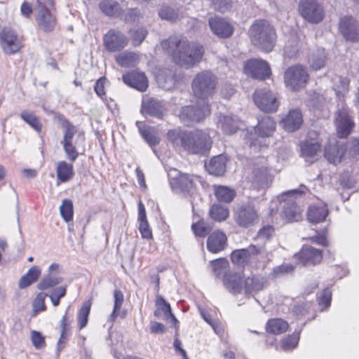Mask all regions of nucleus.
<instances>
[{
  "instance_id": "49",
  "label": "nucleus",
  "mask_w": 359,
  "mask_h": 359,
  "mask_svg": "<svg viewBox=\"0 0 359 359\" xmlns=\"http://www.w3.org/2000/svg\"><path fill=\"white\" fill-rule=\"evenodd\" d=\"M334 90L336 94L339 96L340 94L344 95V93L348 90L349 81L341 76H336L333 79Z\"/></svg>"
},
{
  "instance_id": "43",
  "label": "nucleus",
  "mask_w": 359,
  "mask_h": 359,
  "mask_svg": "<svg viewBox=\"0 0 359 359\" xmlns=\"http://www.w3.org/2000/svg\"><path fill=\"white\" fill-rule=\"evenodd\" d=\"M142 18L143 14L140 11L138 8H129L127 7V4H126L124 11H123V14L121 15L120 19L124 20L126 22L134 23L138 22Z\"/></svg>"
},
{
  "instance_id": "22",
  "label": "nucleus",
  "mask_w": 359,
  "mask_h": 359,
  "mask_svg": "<svg viewBox=\"0 0 359 359\" xmlns=\"http://www.w3.org/2000/svg\"><path fill=\"white\" fill-rule=\"evenodd\" d=\"M295 256L305 266L319 264L323 258L322 252L320 250L309 245H304Z\"/></svg>"
},
{
  "instance_id": "51",
  "label": "nucleus",
  "mask_w": 359,
  "mask_h": 359,
  "mask_svg": "<svg viewBox=\"0 0 359 359\" xmlns=\"http://www.w3.org/2000/svg\"><path fill=\"white\" fill-rule=\"evenodd\" d=\"M299 340V332L293 333L292 334L285 338L282 341V348L287 351L295 348L297 346Z\"/></svg>"
},
{
  "instance_id": "16",
  "label": "nucleus",
  "mask_w": 359,
  "mask_h": 359,
  "mask_svg": "<svg viewBox=\"0 0 359 359\" xmlns=\"http://www.w3.org/2000/svg\"><path fill=\"white\" fill-rule=\"evenodd\" d=\"M334 123L339 137H346L351 133L355 123L346 105H343L336 111Z\"/></svg>"
},
{
  "instance_id": "61",
  "label": "nucleus",
  "mask_w": 359,
  "mask_h": 359,
  "mask_svg": "<svg viewBox=\"0 0 359 359\" xmlns=\"http://www.w3.org/2000/svg\"><path fill=\"white\" fill-rule=\"evenodd\" d=\"M139 231L143 238L150 239L152 238L151 231L147 220L139 221Z\"/></svg>"
},
{
  "instance_id": "46",
  "label": "nucleus",
  "mask_w": 359,
  "mask_h": 359,
  "mask_svg": "<svg viewBox=\"0 0 359 359\" xmlns=\"http://www.w3.org/2000/svg\"><path fill=\"white\" fill-rule=\"evenodd\" d=\"M114 299L113 311L109 316V320L111 322H114L119 316L120 309L124 301L122 292L120 290H115L114 293Z\"/></svg>"
},
{
  "instance_id": "48",
  "label": "nucleus",
  "mask_w": 359,
  "mask_h": 359,
  "mask_svg": "<svg viewBox=\"0 0 359 359\" xmlns=\"http://www.w3.org/2000/svg\"><path fill=\"white\" fill-rule=\"evenodd\" d=\"M191 229L198 237H205L212 229L211 226L203 220L194 223Z\"/></svg>"
},
{
  "instance_id": "37",
  "label": "nucleus",
  "mask_w": 359,
  "mask_h": 359,
  "mask_svg": "<svg viewBox=\"0 0 359 359\" xmlns=\"http://www.w3.org/2000/svg\"><path fill=\"white\" fill-rule=\"evenodd\" d=\"M41 273L40 268L37 266L31 267L28 271L21 277L19 280L18 286L20 289H24L35 283Z\"/></svg>"
},
{
  "instance_id": "35",
  "label": "nucleus",
  "mask_w": 359,
  "mask_h": 359,
  "mask_svg": "<svg viewBox=\"0 0 359 359\" xmlns=\"http://www.w3.org/2000/svg\"><path fill=\"white\" fill-rule=\"evenodd\" d=\"M136 125L142 137L150 147L155 146L159 143L158 137L154 134V128L146 126L142 121H137Z\"/></svg>"
},
{
  "instance_id": "63",
  "label": "nucleus",
  "mask_w": 359,
  "mask_h": 359,
  "mask_svg": "<svg viewBox=\"0 0 359 359\" xmlns=\"http://www.w3.org/2000/svg\"><path fill=\"white\" fill-rule=\"evenodd\" d=\"M274 233V229L272 226L267 225L263 226L257 233V239H269Z\"/></svg>"
},
{
  "instance_id": "39",
  "label": "nucleus",
  "mask_w": 359,
  "mask_h": 359,
  "mask_svg": "<svg viewBox=\"0 0 359 359\" xmlns=\"http://www.w3.org/2000/svg\"><path fill=\"white\" fill-rule=\"evenodd\" d=\"M301 156L308 160L310 158H314L319 151L320 146L317 142L304 141L300 144Z\"/></svg>"
},
{
  "instance_id": "27",
  "label": "nucleus",
  "mask_w": 359,
  "mask_h": 359,
  "mask_svg": "<svg viewBox=\"0 0 359 359\" xmlns=\"http://www.w3.org/2000/svg\"><path fill=\"white\" fill-rule=\"evenodd\" d=\"M227 238L221 231H213L208 238L207 248L212 252L217 253L223 250L226 245Z\"/></svg>"
},
{
  "instance_id": "53",
  "label": "nucleus",
  "mask_w": 359,
  "mask_h": 359,
  "mask_svg": "<svg viewBox=\"0 0 359 359\" xmlns=\"http://www.w3.org/2000/svg\"><path fill=\"white\" fill-rule=\"evenodd\" d=\"M30 338L35 348L42 349L46 347V338L40 332L32 330L30 333Z\"/></svg>"
},
{
  "instance_id": "19",
  "label": "nucleus",
  "mask_w": 359,
  "mask_h": 359,
  "mask_svg": "<svg viewBox=\"0 0 359 359\" xmlns=\"http://www.w3.org/2000/svg\"><path fill=\"white\" fill-rule=\"evenodd\" d=\"M127 36L120 31L109 30L103 38L105 48L109 52H116L123 49L128 44Z\"/></svg>"
},
{
  "instance_id": "56",
  "label": "nucleus",
  "mask_w": 359,
  "mask_h": 359,
  "mask_svg": "<svg viewBox=\"0 0 359 359\" xmlns=\"http://www.w3.org/2000/svg\"><path fill=\"white\" fill-rule=\"evenodd\" d=\"M148 34V31L144 27H139L132 34L133 43L135 46L140 45Z\"/></svg>"
},
{
  "instance_id": "13",
  "label": "nucleus",
  "mask_w": 359,
  "mask_h": 359,
  "mask_svg": "<svg viewBox=\"0 0 359 359\" xmlns=\"http://www.w3.org/2000/svg\"><path fill=\"white\" fill-rule=\"evenodd\" d=\"M210 112V106L208 102L200 101L196 106L183 107L180 113V118L185 125H190L193 123L199 122Z\"/></svg>"
},
{
  "instance_id": "34",
  "label": "nucleus",
  "mask_w": 359,
  "mask_h": 359,
  "mask_svg": "<svg viewBox=\"0 0 359 359\" xmlns=\"http://www.w3.org/2000/svg\"><path fill=\"white\" fill-rule=\"evenodd\" d=\"M142 111L145 114L161 118L164 113V108L159 101L151 99L143 102Z\"/></svg>"
},
{
  "instance_id": "17",
  "label": "nucleus",
  "mask_w": 359,
  "mask_h": 359,
  "mask_svg": "<svg viewBox=\"0 0 359 359\" xmlns=\"http://www.w3.org/2000/svg\"><path fill=\"white\" fill-rule=\"evenodd\" d=\"M254 102L263 111H276L279 106L276 96L269 90L259 89L254 93Z\"/></svg>"
},
{
  "instance_id": "54",
  "label": "nucleus",
  "mask_w": 359,
  "mask_h": 359,
  "mask_svg": "<svg viewBox=\"0 0 359 359\" xmlns=\"http://www.w3.org/2000/svg\"><path fill=\"white\" fill-rule=\"evenodd\" d=\"M158 15L161 19L168 21H175L179 18L177 11L167 6L162 7L158 12Z\"/></svg>"
},
{
  "instance_id": "18",
  "label": "nucleus",
  "mask_w": 359,
  "mask_h": 359,
  "mask_svg": "<svg viewBox=\"0 0 359 359\" xmlns=\"http://www.w3.org/2000/svg\"><path fill=\"white\" fill-rule=\"evenodd\" d=\"M244 73L253 79L264 80L271 74L269 64L263 60L252 59L247 61L243 67Z\"/></svg>"
},
{
  "instance_id": "23",
  "label": "nucleus",
  "mask_w": 359,
  "mask_h": 359,
  "mask_svg": "<svg viewBox=\"0 0 359 359\" xmlns=\"http://www.w3.org/2000/svg\"><path fill=\"white\" fill-rule=\"evenodd\" d=\"M126 7V2L122 1L121 2L115 0H102L99 3V8L105 15L108 17L121 18L124 8Z\"/></svg>"
},
{
  "instance_id": "29",
  "label": "nucleus",
  "mask_w": 359,
  "mask_h": 359,
  "mask_svg": "<svg viewBox=\"0 0 359 359\" xmlns=\"http://www.w3.org/2000/svg\"><path fill=\"white\" fill-rule=\"evenodd\" d=\"M156 79L159 87L165 90H172L175 86L176 79L172 69H160L156 76Z\"/></svg>"
},
{
  "instance_id": "41",
  "label": "nucleus",
  "mask_w": 359,
  "mask_h": 359,
  "mask_svg": "<svg viewBox=\"0 0 359 359\" xmlns=\"http://www.w3.org/2000/svg\"><path fill=\"white\" fill-rule=\"evenodd\" d=\"M288 329V324L280 318L271 319L266 325V331L274 334L285 332Z\"/></svg>"
},
{
  "instance_id": "33",
  "label": "nucleus",
  "mask_w": 359,
  "mask_h": 359,
  "mask_svg": "<svg viewBox=\"0 0 359 359\" xmlns=\"http://www.w3.org/2000/svg\"><path fill=\"white\" fill-rule=\"evenodd\" d=\"M156 309L154 311V316L160 318L163 316L164 318L168 320L171 318L175 323L177 322L175 317L171 313V308L168 303L161 296H157L156 300Z\"/></svg>"
},
{
  "instance_id": "25",
  "label": "nucleus",
  "mask_w": 359,
  "mask_h": 359,
  "mask_svg": "<svg viewBox=\"0 0 359 359\" xmlns=\"http://www.w3.org/2000/svg\"><path fill=\"white\" fill-rule=\"evenodd\" d=\"M303 123L302 112L299 109L290 110L288 114L282 118L280 125L288 132H293L298 130Z\"/></svg>"
},
{
  "instance_id": "58",
  "label": "nucleus",
  "mask_w": 359,
  "mask_h": 359,
  "mask_svg": "<svg viewBox=\"0 0 359 359\" xmlns=\"http://www.w3.org/2000/svg\"><path fill=\"white\" fill-rule=\"evenodd\" d=\"M66 316L65 313L62 318L61 322V334L59 341L57 342V350L60 351L64 349L66 346V340H67V329H66Z\"/></svg>"
},
{
  "instance_id": "2",
  "label": "nucleus",
  "mask_w": 359,
  "mask_h": 359,
  "mask_svg": "<svg viewBox=\"0 0 359 359\" xmlns=\"http://www.w3.org/2000/svg\"><path fill=\"white\" fill-rule=\"evenodd\" d=\"M167 137L173 145L180 146L193 154L203 155L210 151L212 146L210 136L201 130H171L168 132Z\"/></svg>"
},
{
  "instance_id": "50",
  "label": "nucleus",
  "mask_w": 359,
  "mask_h": 359,
  "mask_svg": "<svg viewBox=\"0 0 359 359\" xmlns=\"http://www.w3.org/2000/svg\"><path fill=\"white\" fill-rule=\"evenodd\" d=\"M62 281V278L56 277L52 274L45 276L39 283L38 287L39 290H43L52 287Z\"/></svg>"
},
{
  "instance_id": "26",
  "label": "nucleus",
  "mask_w": 359,
  "mask_h": 359,
  "mask_svg": "<svg viewBox=\"0 0 359 359\" xmlns=\"http://www.w3.org/2000/svg\"><path fill=\"white\" fill-rule=\"evenodd\" d=\"M345 145L339 142L330 143L325 147V157L331 163L334 165L341 162L346 157Z\"/></svg>"
},
{
  "instance_id": "3",
  "label": "nucleus",
  "mask_w": 359,
  "mask_h": 359,
  "mask_svg": "<svg viewBox=\"0 0 359 359\" xmlns=\"http://www.w3.org/2000/svg\"><path fill=\"white\" fill-rule=\"evenodd\" d=\"M223 283L230 293L243 294L248 297L255 296L269 286V282L266 277L259 275L245 277L238 273H225Z\"/></svg>"
},
{
  "instance_id": "40",
  "label": "nucleus",
  "mask_w": 359,
  "mask_h": 359,
  "mask_svg": "<svg viewBox=\"0 0 359 359\" xmlns=\"http://www.w3.org/2000/svg\"><path fill=\"white\" fill-rule=\"evenodd\" d=\"M138 60V55L133 52H123L116 57V62L119 65L125 67L135 66L137 63Z\"/></svg>"
},
{
  "instance_id": "57",
  "label": "nucleus",
  "mask_w": 359,
  "mask_h": 359,
  "mask_svg": "<svg viewBox=\"0 0 359 359\" xmlns=\"http://www.w3.org/2000/svg\"><path fill=\"white\" fill-rule=\"evenodd\" d=\"M46 294L43 292H40L36 297L33 303V310L34 315L39 312L44 311L46 310L45 298Z\"/></svg>"
},
{
  "instance_id": "59",
  "label": "nucleus",
  "mask_w": 359,
  "mask_h": 359,
  "mask_svg": "<svg viewBox=\"0 0 359 359\" xmlns=\"http://www.w3.org/2000/svg\"><path fill=\"white\" fill-rule=\"evenodd\" d=\"M331 300H332L331 291L328 288H326L322 292L321 294L320 295V297L318 298L319 305H320V306L322 307L321 310H323L324 308L329 307L330 305V303H331Z\"/></svg>"
},
{
  "instance_id": "24",
  "label": "nucleus",
  "mask_w": 359,
  "mask_h": 359,
  "mask_svg": "<svg viewBox=\"0 0 359 359\" xmlns=\"http://www.w3.org/2000/svg\"><path fill=\"white\" fill-rule=\"evenodd\" d=\"M123 81L128 86L140 91H144L148 87V81L142 72H131L123 75Z\"/></svg>"
},
{
  "instance_id": "45",
  "label": "nucleus",
  "mask_w": 359,
  "mask_h": 359,
  "mask_svg": "<svg viewBox=\"0 0 359 359\" xmlns=\"http://www.w3.org/2000/svg\"><path fill=\"white\" fill-rule=\"evenodd\" d=\"M90 306L91 303L89 301L85 302L79 311L77 320L79 330L85 327L88 323Z\"/></svg>"
},
{
  "instance_id": "44",
  "label": "nucleus",
  "mask_w": 359,
  "mask_h": 359,
  "mask_svg": "<svg viewBox=\"0 0 359 359\" xmlns=\"http://www.w3.org/2000/svg\"><path fill=\"white\" fill-rule=\"evenodd\" d=\"M209 213L211 218L217 222L224 221L229 215L227 208L217 204H215L211 207Z\"/></svg>"
},
{
  "instance_id": "10",
  "label": "nucleus",
  "mask_w": 359,
  "mask_h": 359,
  "mask_svg": "<svg viewBox=\"0 0 359 359\" xmlns=\"http://www.w3.org/2000/svg\"><path fill=\"white\" fill-rule=\"evenodd\" d=\"M309 74L306 67L302 65L289 67L284 73V83L287 88L292 91H297L307 84Z\"/></svg>"
},
{
  "instance_id": "12",
  "label": "nucleus",
  "mask_w": 359,
  "mask_h": 359,
  "mask_svg": "<svg viewBox=\"0 0 359 359\" xmlns=\"http://www.w3.org/2000/svg\"><path fill=\"white\" fill-rule=\"evenodd\" d=\"M298 10L301 16L312 24L320 22L325 16L323 6L316 0H300Z\"/></svg>"
},
{
  "instance_id": "62",
  "label": "nucleus",
  "mask_w": 359,
  "mask_h": 359,
  "mask_svg": "<svg viewBox=\"0 0 359 359\" xmlns=\"http://www.w3.org/2000/svg\"><path fill=\"white\" fill-rule=\"evenodd\" d=\"M294 270V267L291 264H283L277 266L273 270V277H278L288 273L292 272Z\"/></svg>"
},
{
  "instance_id": "31",
  "label": "nucleus",
  "mask_w": 359,
  "mask_h": 359,
  "mask_svg": "<svg viewBox=\"0 0 359 359\" xmlns=\"http://www.w3.org/2000/svg\"><path fill=\"white\" fill-rule=\"evenodd\" d=\"M328 215V210L325 204L313 205L307 212L308 220L312 223H319L325 220Z\"/></svg>"
},
{
  "instance_id": "20",
  "label": "nucleus",
  "mask_w": 359,
  "mask_h": 359,
  "mask_svg": "<svg viewBox=\"0 0 359 359\" xmlns=\"http://www.w3.org/2000/svg\"><path fill=\"white\" fill-rule=\"evenodd\" d=\"M339 30L346 40H359V23L355 18L350 16L342 18L339 22Z\"/></svg>"
},
{
  "instance_id": "7",
  "label": "nucleus",
  "mask_w": 359,
  "mask_h": 359,
  "mask_svg": "<svg viewBox=\"0 0 359 359\" xmlns=\"http://www.w3.org/2000/svg\"><path fill=\"white\" fill-rule=\"evenodd\" d=\"M36 21L45 32L52 31L56 25L53 0H36L34 7Z\"/></svg>"
},
{
  "instance_id": "5",
  "label": "nucleus",
  "mask_w": 359,
  "mask_h": 359,
  "mask_svg": "<svg viewBox=\"0 0 359 359\" xmlns=\"http://www.w3.org/2000/svg\"><path fill=\"white\" fill-rule=\"evenodd\" d=\"M308 189L301 184L299 189L289 190L278 196L282 217L289 222H298L302 219V210L293 198L305 194Z\"/></svg>"
},
{
  "instance_id": "60",
  "label": "nucleus",
  "mask_w": 359,
  "mask_h": 359,
  "mask_svg": "<svg viewBox=\"0 0 359 359\" xmlns=\"http://www.w3.org/2000/svg\"><path fill=\"white\" fill-rule=\"evenodd\" d=\"M57 182L59 185L60 182H65L67 180V164L65 162L60 163L57 169Z\"/></svg>"
},
{
  "instance_id": "15",
  "label": "nucleus",
  "mask_w": 359,
  "mask_h": 359,
  "mask_svg": "<svg viewBox=\"0 0 359 359\" xmlns=\"http://www.w3.org/2000/svg\"><path fill=\"white\" fill-rule=\"evenodd\" d=\"M0 45L5 53L14 54L22 47V39L14 29L5 27L0 32Z\"/></svg>"
},
{
  "instance_id": "38",
  "label": "nucleus",
  "mask_w": 359,
  "mask_h": 359,
  "mask_svg": "<svg viewBox=\"0 0 359 359\" xmlns=\"http://www.w3.org/2000/svg\"><path fill=\"white\" fill-rule=\"evenodd\" d=\"M326 60L327 55L325 49L318 48L310 55L309 63L313 69L319 70L325 66Z\"/></svg>"
},
{
  "instance_id": "55",
  "label": "nucleus",
  "mask_w": 359,
  "mask_h": 359,
  "mask_svg": "<svg viewBox=\"0 0 359 359\" xmlns=\"http://www.w3.org/2000/svg\"><path fill=\"white\" fill-rule=\"evenodd\" d=\"M212 268L217 276L224 273L229 266V262L226 259H218L211 262Z\"/></svg>"
},
{
  "instance_id": "47",
  "label": "nucleus",
  "mask_w": 359,
  "mask_h": 359,
  "mask_svg": "<svg viewBox=\"0 0 359 359\" xmlns=\"http://www.w3.org/2000/svg\"><path fill=\"white\" fill-rule=\"evenodd\" d=\"M20 117L35 130L38 132L41 131V124L39 121V119L32 112L29 111H23L20 114Z\"/></svg>"
},
{
  "instance_id": "4",
  "label": "nucleus",
  "mask_w": 359,
  "mask_h": 359,
  "mask_svg": "<svg viewBox=\"0 0 359 359\" xmlns=\"http://www.w3.org/2000/svg\"><path fill=\"white\" fill-rule=\"evenodd\" d=\"M249 34L255 46L265 52L272 50L276 34L275 29L267 20H255L249 29Z\"/></svg>"
},
{
  "instance_id": "11",
  "label": "nucleus",
  "mask_w": 359,
  "mask_h": 359,
  "mask_svg": "<svg viewBox=\"0 0 359 359\" xmlns=\"http://www.w3.org/2000/svg\"><path fill=\"white\" fill-rule=\"evenodd\" d=\"M233 219L240 227H252L259 222L258 210L251 203L243 204L235 209Z\"/></svg>"
},
{
  "instance_id": "30",
  "label": "nucleus",
  "mask_w": 359,
  "mask_h": 359,
  "mask_svg": "<svg viewBox=\"0 0 359 359\" xmlns=\"http://www.w3.org/2000/svg\"><path fill=\"white\" fill-rule=\"evenodd\" d=\"M227 158L226 156L220 154L212 157L205 166L210 174L222 175L226 170Z\"/></svg>"
},
{
  "instance_id": "1",
  "label": "nucleus",
  "mask_w": 359,
  "mask_h": 359,
  "mask_svg": "<svg viewBox=\"0 0 359 359\" xmlns=\"http://www.w3.org/2000/svg\"><path fill=\"white\" fill-rule=\"evenodd\" d=\"M161 46L163 50L172 55L175 63L185 68L198 63L204 53L202 46L189 43L182 37L171 36L163 41Z\"/></svg>"
},
{
  "instance_id": "42",
  "label": "nucleus",
  "mask_w": 359,
  "mask_h": 359,
  "mask_svg": "<svg viewBox=\"0 0 359 359\" xmlns=\"http://www.w3.org/2000/svg\"><path fill=\"white\" fill-rule=\"evenodd\" d=\"M215 194L219 201L224 203H230L236 195L234 190L224 186L215 187Z\"/></svg>"
},
{
  "instance_id": "52",
  "label": "nucleus",
  "mask_w": 359,
  "mask_h": 359,
  "mask_svg": "<svg viewBox=\"0 0 359 359\" xmlns=\"http://www.w3.org/2000/svg\"><path fill=\"white\" fill-rule=\"evenodd\" d=\"M346 156L359 158V139L352 140L347 145H345Z\"/></svg>"
},
{
  "instance_id": "64",
  "label": "nucleus",
  "mask_w": 359,
  "mask_h": 359,
  "mask_svg": "<svg viewBox=\"0 0 359 359\" xmlns=\"http://www.w3.org/2000/svg\"><path fill=\"white\" fill-rule=\"evenodd\" d=\"M355 184V180L350 175H343L340 179V184L344 189L353 188Z\"/></svg>"
},
{
  "instance_id": "28",
  "label": "nucleus",
  "mask_w": 359,
  "mask_h": 359,
  "mask_svg": "<svg viewBox=\"0 0 359 359\" xmlns=\"http://www.w3.org/2000/svg\"><path fill=\"white\" fill-rule=\"evenodd\" d=\"M276 130V123L274 120L265 116L258 119V123L255 127V132L262 137H270Z\"/></svg>"
},
{
  "instance_id": "14",
  "label": "nucleus",
  "mask_w": 359,
  "mask_h": 359,
  "mask_svg": "<svg viewBox=\"0 0 359 359\" xmlns=\"http://www.w3.org/2000/svg\"><path fill=\"white\" fill-rule=\"evenodd\" d=\"M255 256L268 259L269 253L262 246L251 245L247 249L236 250L231 253V262L238 266L248 264Z\"/></svg>"
},
{
  "instance_id": "36",
  "label": "nucleus",
  "mask_w": 359,
  "mask_h": 359,
  "mask_svg": "<svg viewBox=\"0 0 359 359\" xmlns=\"http://www.w3.org/2000/svg\"><path fill=\"white\" fill-rule=\"evenodd\" d=\"M136 125L142 137L150 147L155 146L159 143L158 137L154 134V128L146 126L142 121H137Z\"/></svg>"
},
{
  "instance_id": "9",
  "label": "nucleus",
  "mask_w": 359,
  "mask_h": 359,
  "mask_svg": "<svg viewBox=\"0 0 359 359\" xmlns=\"http://www.w3.org/2000/svg\"><path fill=\"white\" fill-rule=\"evenodd\" d=\"M266 161L264 158H258L253 163L248 179L256 189H266L272 182L273 175Z\"/></svg>"
},
{
  "instance_id": "32",
  "label": "nucleus",
  "mask_w": 359,
  "mask_h": 359,
  "mask_svg": "<svg viewBox=\"0 0 359 359\" xmlns=\"http://www.w3.org/2000/svg\"><path fill=\"white\" fill-rule=\"evenodd\" d=\"M217 127L227 135L235 133L238 128V119L230 115H219L217 119Z\"/></svg>"
},
{
  "instance_id": "6",
  "label": "nucleus",
  "mask_w": 359,
  "mask_h": 359,
  "mask_svg": "<svg viewBox=\"0 0 359 359\" xmlns=\"http://www.w3.org/2000/svg\"><path fill=\"white\" fill-rule=\"evenodd\" d=\"M217 76L210 71H203L196 74L191 83L194 95L202 102H208L216 92Z\"/></svg>"
},
{
  "instance_id": "21",
  "label": "nucleus",
  "mask_w": 359,
  "mask_h": 359,
  "mask_svg": "<svg viewBox=\"0 0 359 359\" xmlns=\"http://www.w3.org/2000/svg\"><path fill=\"white\" fill-rule=\"evenodd\" d=\"M209 26L212 32L220 38H229L233 33V27L226 20L215 17L209 19Z\"/></svg>"
},
{
  "instance_id": "8",
  "label": "nucleus",
  "mask_w": 359,
  "mask_h": 359,
  "mask_svg": "<svg viewBox=\"0 0 359 359\" xmlns=\"http://www.w3.org/2000/svg\"><path fill=\"white\" fill-rule=\"evenodd\" d=\"M170 185L173 191L184 196L192 194L198 181L197 176L181 173L177 169H170L168 172Z\"/></svg>"
}]
</instances>
